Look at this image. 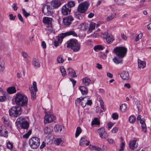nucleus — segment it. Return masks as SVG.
<instances>
[{
	"label": "nucleus",
	"instance_id": "f257e3e1",
	"mask_svg": "<svg viewBox=\"0 0 151 151\" xmlns=\"http://www.w3.org/2000/svg\"><path fill=\"white\" fill-rule=\"evenodd\" d=\"M28 101V98L24 94L20 93L16 94L15 101L16 104L22 107L25 106L27 105Z\"/></svg>",
	"mask_w": 151,
	"mask_h": 151
},
{
	"label": "nucleus",
	"instance_id": "f03ea898",
	"mask_svg": "<svg viewBox=\"0 0 151 151\" xmlns=\"http://www.w3.org/2000/svg\"><path fill=\"white\" fill-rule=\"evenodd\" d=\"M66 44V47L71 49L74 52H78L80 49V44L76 39L73 38L70 39L67 41Z\"/></svg>",
	"mask_w": 151,
	"mask_h": 151
},
{
	"label": "nucleus",
	"instance_id": "7ed1b4c3",
	"mask_svg": "<svg viewBox=\"0 0 151 151\" xmlns=\"http://www.w3.org/2000/svg\"><path fill=\"white\" fill-rule=\"evenodd\" d=\"M28 118L22 116L18 118L16 122V125L18 127L20 125L22 128L24 129H27L29 126L28 122Z\"/></svg>",
	"mask_w": 151,
	"mask_h": 151
},
{
	"label": "nucleus",
	"instance_id": "20e7f679",
	"mask_svg": "<svg viewBox=\"0 0 151 151\" xmlns=\"http://www.w3.org/2000/svg\"><path fill=\"white\" fill-rule=\"evenodd\" d=\"M9 115L12 117H17L22 113L21 107L18 106L12 107L9 111Z\"/></svg>",
	"mask_w": 151,
	"mask_h": 151
},
{
	"label": "nucleus",
	"instance_id": "39448f33",
	"mask_svg": "<svg viewBox=\"0 0 151 151\" xmlns=\"http://www.w3.org/2000/svg\"><path fill=\"white\" fill-rule=\"evenodd\" d=\"M40 139L37 137H33L30 138L29 143L31 148L33 149H37L40 145Z\"/></svg>",
	"mask_w": 151,
	"mask_h": 151
},
{
	"label": "nucleus",
	"instance_id": "423d86ee",
	"mask_svg": "<svg viewBox=\"0 0 151 151\" xmlns=\"http://www.w3.org/2000/svg\"><path fill=\"white\" fill-rule=\"evenodd\" d=\"M114 51L117 55L122 58L125 55L127 49L123 47H116L114 49Z\"/></svg>",
	"mask_w": 151,
	"mask_h": 151
},
{
	"label": "nucleus",
	"instance_id": "0eeeda50",
	"mask_svg": "<svg viewBox=\"0 0 151 151\" xmlns=\"http://www.w3.org/2000/svg\"><path fill=\"white\" fill-rule=\"evenodd\" d=\"M42 12L45 15L49 16L52 12V8L51 3H47L44 5L42 8Z\"/></svg>",
	"mask_w": 151,
	"mask_h": 151
},
{
	"label": "nucleus",
	"instance_id": "6e6552de",
	"mask_svg": "<svg viewBox=\"0 0 151 151\" xmlns=\"http://www.w3.org/2000/svg\"><path fill=\"white\" fill-rule=\"evenodd\" d=\"M89 6V4L86 1L82 2L78 5L77 11L79 13H84L87 10Z\"/></svg>",
	"mask_w": 151,
	"mask_h": 151
},
{
	"label": "nucleus",
	"instance_id": "1a4fd4ad",
	"mask_svg": "<svg viewBox=\"0 0 151 151\" xmlns=\"http://www.w3.org/2000/svg\"><path fill=\"white\" fill-rule=\"evenodd\" d=\"M101 36L103 38H105L107 42L109 43L113 41L114 40L113 36L110 34H109L108 32H106L102 33Z\"/></svg>",
	"mask_w": 151,
	"mask_h": 151
},
{
	"label": "nucleus",
	"instance_id": "9d476101",
	"mask_svg": "<svg viewBox=\"0 0 151 151\" xmlns=\"http://www.w3.org/2000/svg\"><path fill=\"white\" fill-rule=\"evenodd\" d=\"M56 119V117L52 114H47L44 117V122L45 124L51 122Z\"/></svg>",
	"mask_w": 151,
	"mask_h": 151
},
{
	"label": "nucleus",
	"instance_id": "9b49d317",
	"mask_svg": "<svg viewBox=\"0 0 151 151\" xmlns=\"http://www.w3.org/2000/svg\"><path fill=\"white\" fill-rule=\"evenodd\" d=\"M89 98L88 97L84 98H79L76 101L75 103H81V105L83 107H85L86 104V101Z\"/></svg>",
	"mask_w": 151,
	"mask_h": 151
},
{
	"label": "nucleus",
	"instance_id": "f8f14e48",
	"mask_svg": "<svg viewBox=\"0 0 151 151\" xmlns=\"http://www.w3.org/2000/svg\"><path fill=\"white\" fill-rule=\"evenodd\" d=\"M71 10V9L65 5L62 8V12L63 15H66L70 14Z\"/></svg>",
	"mask_w": 151,
	"mask_h": 151
},
{
	"label": "nucleus",
	"instance_id": "ddd939ff",
	"mask_svg": "<svg viewBox=\"0 0 151 151\" xmlns=\"http://www.w3.org/2000/svg\"><path fill=\"white\" fill-rule=\"evenodd\" d=\"M73 20V17L71 16H69L63 19V22L64 25H68L70 24Z\"/></svg>",
	"mask_w": 151,
	"mask_h": 151
},
{
	"label": "nucleus",
	"instance_id": "4468645a",
	"mask_svg": "<svg viewBox=\"0 0 151 151\" xmlns=\"http://www.w3.org/2000/svg\"><path fill=\"white\" fill-rule=\"evenodd\" d=\"M120 76L124 80H127L129 78L128 72L126 71H123L122 72Z\"/></svg>",
	"mask_w": 151,
	"mask_h": 151
},
{
	"label": "nucleus",
	"instance_id": "2eb2a0df",
	"mask_svg": "<svg viewBox=\"0 0 151 151\" xmlns=\"http://www.w3.org/2000/svg\"><path fill=\"white\" fill-rule=\"evenodd\" d=\"M53 131V127L50 125L47 126L44 128V132L45 134H50Z\"/></svg>",
	"mask_w": 151,
	"mask_h": 151
},
{
	"label": "nucleus",
	"instance_id": "dca6fc26",
	"mask_svg": "<svg viewBox=\"0 0 151 151\" xmlns=\"http://www.w3.org/2000/svg\"><path fill=\"white\" fill-rule=\"evenodd\" d=\"M7 132L6 130L5 127L0 126V135L4 137H6L8 136Z\"/></svg>",
	"mask_w": 151,
	"mask_h": 151
},
{
	"label": "nucleus",
	"instance_id": "f3484780",
	"mask_svg": "<svg viewBox=\"0 0 151 151\" xmlns=\"http://www.w3.org/2000/svg\"><path fill=\"white\" fill-rule=\"evenodd\" d=\"M2 120L4 123L8 127L11 128V122L9 118L6 117H4L2 118Z\"/></svg>",
	"mask_w": 151,
	"mask_h": 151
},
{
	"label": "nucleus",
	"instance_id": "a211bd4d",
	"mask_svg": "<svg viewBox=\"0 0 151 151\" xmlns=\"http://www.w3.org/2000/svg\"><path fill=\"white\" fill-rule=\"evenodd\" d=\"M61 5V2L58 0H54L51 3L52 9L59 7Z\"/></svg>",
	"mask_w": 151,
	"mask_h": 151
},
{
	"label": "nucleus",
	"instance_id": "6ab92c4d",
	"mask_svg": "<svg viewBox=\"0 0 151 151\" xmlns=\"http://www.w3.org/2000/svg\"><path fill=\"white\" fill-rule=\"evenodd\" d=\"M68 74L69 76L72 77H77L76 72L72 68H69L68 69Z\"/></svg>",
	"mask_w": 151,
	"mask_h": 151
},
{
	"label": "nucleus",
	"instance_id": "aec40b11",
	"mask_svg": "<svg viewBox=\"0 0 151 151\" xmlns=\"http://www.w3.org/2000/svg\"><path fill=\"white\" fill-rule=\"evenodd\" d=\"M136 140H133L129 143V147L132 150H134L137 148V143H136Z\"/></svg>",
	"mask_w": 151,
	"mask_h": 151
},
{
	"label": "nucleus",
	"instance_id": "412c9836",
	"mask_svg": "<svg viewBox=\"0 0 151 151\" xmlns=\"http://www.w3.org/2000/svg\"><path fill=\"white\" fill-rule=\"evenodd\" d=\"M42 21L44 23L48 25H50L52 24V19L51 18L45 17L43 18Z\"/></svg>",
	"mask_w": 151,
	"mask_h": 151
},
{
	"label": "nucleus",
	"instance_id": "4be33fe9",
	"mask_svg": "<svg viewBox=\"0 0 151 151\" xmlns=\"http://www.w3.org/2000/svg\"><path fill=\"white\" fill-rule=\"evenodd\" d=\"M90 143V141L87 140L86 138L82 137L80 141V145L81 146L85 144L86 146H88Z\"/></svg>",
	"mask_w": 151,
	"mask_h": 151
},
{
	"label": "nucleus",
	"instance_id": "5701e85b",
	"mask_svg": "<svg viewBox=\"0 0 151 151\" xmlns=\"http://www.w3.org/2000/svg\"><path fill=\"white\" fill-rule=\"evenodd\" d=\"M138 64L139 68L140 69L144 68L146 65V62L144 61H141L138 60Z\"/></svg>",
	"mask_w": 151,
	"mask_h": 151
},
{
	"label": "nucleus",
	"instance_id": "b1692460",
	"mask_svg": "<svg viewBox=\"0 0 151 151\" xmlns=\"http://www.w3.org/2000/svg\"><path fill=\"white\" fill-rule=\"evenodd\" d=\"M64 128L63 125L56 124L54 127V130L56 132H61Z\"/></svg>",
	"mask_w": 151,
	"mask_h": 151
},
{
	"label": "nucleus",
	"instance_id": "393cba45",
	"mask_svg": "<svg viewBox=\"0 0 151 151\" xmlns=\"http://www.w3.org/2000/svg\"><path fill=\"white\" fill-rule=\"evenodd\" d=\"M99 26V25L98 24H96L95 23H91L90 24L89 27L88 28V32H91L92 31L95 29L96 27H97Z\"/></svg>",
	"mask_w": 151,
	"mask_h": 151
},
{
	"label": "nucleus",
	"instance_id": "a878e982",
	"mask_svg": "<svg viewBox=\"0 0 151 151\" xmlns=\"http://www.w3.org/2000/svg\"><path fill=\"white\" fill-rule=\"evenodd\" d=\"M5 69L4 62L3 59L0 58V72H3Z\"/></svg>",
	"mask_w": 151,
	"mask_h": 151
},
{
	"label": "nucleus",
	"instance_id": "bb28decb",
	"mask_svg": "<svg viewBox=\"0 0 151 151\" xmlns=\"http://www.w3.org/2000/svg\"><path fill=\"white\" fill-rule=\"evenodd\" d=\"M32 65L36 68H39L40 66V63L38 59L34 58L32 60Z\"/></svg>",
	"mask_w": 151,
	"mask_h": 151
},
{
	"label": "nucleus",
	"instance_id": "cd10ccee",
	"mask_svg": "<svg viewBox=\"0 0 151 151\" xmlns=\"http://www.w3.org/2000/svg\"><path fill=\"white\" fill-rule=\"evenodd\" d=\"M79 88L83 95H86L88 93V90L84 86H80L79 87Z\"/></svg>",
	"mask_w": 151,
	"mask_h": 151
},
{
	"label": "nucleus",
	"instance_id": "c85d7f7f",
	"mask_svg": "<svg viewBox=\"0 0 151 151\" xmlns=\"http://www.w3.org/2000/svg\"><path fill=\"white\" fill-rule=\"evenodd\" d=\"M88 27V24L86 23L81 24L79 26V28L82 30L86 31Z\"/></svg>",
	"mask_w": 151,
	"mask_h": 151
},
{
	"label": "nucleus",
	"instance_id": "c756f323",
	"mask_svg": "<svg viewBox=\"0 0 151 151\" xmlns=\"http://www.w3.org/2000/svg\"><path fill=\"white\" fill-rule=\"evenodd\" d=\"M7 92L10 94L15 93L16 90L14 86L9 87L7 90Z\"/></svg>",
	"mask_w": 151,
	"mask_h": 151
},
{
	"label": "nucleus",
	"instance_id": "7c9ffc66",
	"mask_svg": "<svg viewBox=\"0 0 151 151\" xmlns=\"http://www.w3.org/2000/svg\"><path fill=\"white\" fill-rule=\"evenodd\" d=\"M89 148L91 150H97L98 151H102V149L101 148L94 145H90L89 146Z\"/></svg>",
	"mask_w": 151,
	"mask_h": 151
},
{
	"label": "nucleus",
	"instance_id": "2f4dec72",
	"mask_svg": "<svg viewBox=\"0 0 151 151\" xmlns=\"http://www.w3.org/2000/svg\"><path fill=\"white\" fill-rule=\"evenodd\" d=\"M83 83L86 85H88L91 82L90 79L87 77L82 79Z\"/></svg>",
	"mask_w": 151,
	"mask_h": 151
},
{
	"label": "nucleus",
	"instance_id": "473e14b6",
	"mask_svg": "<svg viewBox=\"0 0 151 151\" xmlns=\"http://www.w3.org/2000/svg\"><path fill=\"white\" fill-rule=\"evenodd\" d=\"M65 34L67 36L72 35L73 37H77V34L74 31H70L65 32Z\"/></svg>",
	"mask_w": 151,
	"mask_h": 151
},
{
	"label": "nucleus",
	"instance_id": "72a5a7b5",
	"mask_svg": "<svg viewBox=\"0 0 151 151\" xmlns=\"http://www.w3.org/2000/svg\"><path fill=\"white\" fill-rule=\"evenodd\" d=\"M67 36L65 33H62L59 35L58 37V38L60 40V42H62L63 39Z\"/></svg>",
	"mask_w": 151,
	"mask_h": 151
},
{
	"label": "nucleus",
	"instance_id": "f704fd0d",
	"mask_svg": "<svg viewBox=\"0 0 151 151\" xmlns=\"http://www.w3.org/2000/svg\"><path fill=\"white\" fill-rule=\"evenodd\" d=\"M75 18L78 20H82L83 17V16L80 14L79 12L75 13Z\"/></svg>",
	"mask_w": 151,
	"mask_h": 151
},
{
	"label": "nucleus",
	"instance_id": "c9c22d12",
	"mask_svg": "<svg viewBox=\"0 0 151 151\" xmlns=\"http://www.w3.org/2000/svg\"><path fill=\"white\" fill-rule=\"evenodd\" d=\"M99 101L101 107V111H103L105 110V109L104 108V104L103 100L102 99L101 97L99 98Z\"/></svg>",
	"mask_w": 151,
	"mask_h": 151
},
{
	"label": "nucleus",
	"instance_id": "e433bc0d",
	"mask_svg": "<svg viewBox=\"0 0 151 151\" xmlns=\"http://www.w3.org/2000/svg\"><path fill=\"white\" fill-rule=\"evenodd\" d=\"M66 5L67 7L71 9V8L74 7L75 5V2L73 1H70L68 2Z\"/></svg>",
	"mask_w": 151,
	"mask_h": 151
},
{
	"label": "nucleus",
	"instance_id": "4c0bfd02",
	"mask_svg": "<svg viewBox=\"0 0 151 151\" xmlns=\"http://www.w3.org/2000/svg\"><path fill=\"white\" fill-rule=\"evenodd\" d=\"M60 71L62 73V75L63 77H65L66 75V73L65 68L63 66L60 67Z\"/></svg>",
	"mask_w": 151,
	"mask_h": 151
},
{
	"label": "nucleus",
	"instance_id": "58836bf2",
	"mask_svg": "<svg viewBox=\"0 0 151 151\" xmlns=\"http://www.w3.org/2000/svg\"><path fill=\"white\" fill-rule=\"evenodd\" d=\"M113 60L116 64H119L122 62V59L121 58H117L116 57H115L113 58Z\"/></svg>",
	"mask_w": 151,
	"mask_h": 151
},
{
	"label": "nucleus",
	"instance_id": "ea45409f",
	"mask_svg": "<svg viewBox=\"0 0 151 151\" xmlns=\"http://www.w3.org/2000/svg\"><path fill=\"white\" fill-rule=\"evenodd\" d=\"M30 90L31 93V98L32 100H34L36 98V92L37 91L34 90L31 91V89H30Z\"/></svg>",
	"mask_w": 151,
	"mask_h": 151
},
{
	"label": "nucleus",
	"instance_id": "a19ab883",
	"mask_svg": "<svg viewBox=\"0 0 151 151\" xmlns=\"http://www.w3.org/2000/svg\"><path fill=\"white\" fill-rule=\"evenodd\" d=\"M104 49L102 45H97L93 47L94 50L95 51H97V50H102Z\"/></svg>",
	"mask_w": 151,
	"mask_h": 151
},
{
	"label": "nucleus",
	"instance_id": "79ce46f5",
	"mask_svg": "<svg viewBox=\"0 0 151 151\" xmlns=\"http://www.w3.org/2000/svg\"><path fill=\"white\" fill-rule=\"evenodd\" d=\"M33 86H31L29 87V89L32 90H36L37 91V83L36 82L34 81L32 83Z\"/></svg>",
	"mask_w": 151,
	"mask_h": 151
},
{
	"label": "nucleus",
	"instance_id": "37998d69",
	"mask_svg": "<svg viewBox=\"0 0 151 151\" xmlns=\"http://www.w3.org/2000/svg\"><path fill=\"white\" fill-rule=\"evenodd\" d=\"M115 2L118 5H122L124 4V0H114Z\"/></svg>",
	"mask_w": 151,
	"mask_h": 151
},
{
	"label": "nucleus",
	"instance_id": "c03bdc74",
	"mask_svg": "<svg viewBox=\"0 0 151 151\" xmlns=\"http://www.w3.org/2000/svg\"><path fill=\"white\" fill-rule=\"evenodd\" d=\"M81 132L82 130L81 128L80 127H78L76 129L75 134V137H77Z\"/></svg>",
	"mask_w": 151,
	"mask_h": 151
},
{
	"label": "nucleus",
	"instance_id": "a18cd8bd",
	"mask_svg": "<svg viewBox=\"0 0 151 151\" xmlns=\"http://www.w3.org/2000/svg\"><path fill=\"white\" fill-rule=\"evenodd\" d=\"M126 105L124 104H122L120 106V109L122 112H124L126 110Z\"/></svg>",
	"mask_w": 151,
	"mask_h": 151
},
{
	"label": "nucleus",
	"instance_id": "49530a36",
	"mask_svg": "<svg viewBox=\"0 0 151 151\" xmlns=\"http://www.w3.org/2000/svg\"><path fill=\"white\" fill-rule=\"evenodd\" d=\"M100 122L98 120V118H95L93 121L92 122L91 125H92L94 124L99 125Z\"/></svg>",
	"mask_w": 151,
	"mask_h": 151
},
{
	"label": "nucleus",
	"instance_id": "de8ad7c7",
	"mask_svg": "<svg viewBox=\"0 0 151 151\" xmlns=\"http://www.w3.org/2000/svg\"><path fill=\"white\" fill-rule=\"evenodd\" d=\"M105 132V129L103 127L101 128L98 130V132L100 136L101 135H102V134Z\"/></svg>",
	"mask_w": 151,
	"mask_h": 151
},
{
	"label": "nucleus",
	"instance_id": "09e8293b",
	"mask_svg": "<svg viewBox=\"0 0 151 151\" xmlns=\"http://www.w3.org/2000/svg\"><path fill=\"white\" fill-rule=\"evenodd\" d=\"M45 29L48 31L49 32H52L53 31V29L52 24L49 25L48 26H47Z\"/></svg>",
	"mask_w": 151,
	"mask_h": 151
},
{
	"label": "nucleus",
	"instance_id": "8fccbe9b",
	"mask_svg": "<svg viewBox=\"0 0 151 151\" xmlns=\"http://www.w3.org/2000/svg\"><path fill=\"white\" fill-rule=\"evenodd\" d=\"M129 119L130 123H133L135 122L136 117L132 115L129 117Z\"/></svg>",
	"mask_w": 151,
	"mask_h": 151
},
{
	"label": "nucleus",
	"instance_id": "3c124183",
	"mask_svg": "<svg viewBox=\"0 0 151 151\" xmlns=\"http://www.w3.org/2000/svg\"><path fill=\"white\" fill-rule=\"evenodd\" d=\"M22 13L25 17H27L30 15V14L27 12L24 9L22 8Z\"/></svg>",
	"mask_w": 151,
	"mask_h": 151
},
{
	"label": "nucleus",
	"instance_id": "603ef678",
	"mask_svg": "<svg viewBox=\"0 0 151 151\" xmlns=\"http://www.w3.org/2000/svg\"><path fill=\"white\" fill-rule=\"evenodd\" d=\"M32 132V131L31 130H29L28 132L26 133L25 134H24L23 137V138H27L30 135V134H31Z\"/></svg>",
	"mask_w": 151,
	"mask_h": 151
},
{
	"label": "nucleus",
	"instance_id": "864d4df0",
	"mask_svg": "<svg viewBox=\"0 0 151 151\" xmlns=\"http://www.w3.org/2000/svg\"><path fill=\"white\" fill-rule=\"evenodd\" d=\"M55 142L56 145H59L60 144H62L63 143L62 139L60 138L56 139L55 141Z\"/></svg>",
	"mask_w": 151,
	"mask_h": 151
},
{
	"label": "nucleus",
	"instance_id": "5fc2aeb1",
	"mask_svg": "<svg viewBox=\"0 0 151 151\" xmlns=\"http://www.w3.org/2000/svg\"><path fill=\"white\" fill-rule=\"evenodd\" d=\"M57 60L59 63H62L64 62V60L63 59L60 55L58 57Z\"/></svg>",
	"mask_w": 151,
	"mask_h": 151
},
{
	"label": "nucleus",
	"instance_id": "6e6d98bb",
	"mask_svg": "<svg viewBox=\"0 0 151 151\" xmlns=\"http://www.w3.org/2000/svg\"><path fill=\"white\" fill-rule=\"evenodd\" d=\"M108 135L107 133L105 131L104 133L101 135L100 136V137L102 139H105L106 138L108 137Z\"/></svg>",
	"mask_w": 151,
	"mask_h": 151
},
{
	"label": "nucleus",
	"instance_id": "4d7b16f0",
	"mask_svg": "<svg viewBox=\"0 0 151 151\" xmlns=\"http://www.w3.org/2000/svg\"><path fill=\"white\" fill-rule=\"evenodd\" d=\"M100 57L103 60H105L106 58L107 55L102 53L100 52L99 53Z\"/></svg>",
	"mask_w": 151,
	"mask_h": 151
},
{
	"label": "nucleus",
	"instance_id": "13d9d810",
	"mask_svg": "<svg viewBox=\"0 0 151 151\" xmlns=\"http://www.w3.org/2000/svg\"><path fill=\"white\" fill-rule=\"evenodd\" d=\"M141 127L142 131L144 132H147V127L145 123L141 124Z\"/></svg>",
	"mask_w": 151,
	"mask_h": 151
},
{
	"label": "nucleus",
	"instance_id": "bf43d9fd",
	"mask_svg": "<svg viewBox=\"0 0 151 151\" xmlns=\"http://www.w3.org/2000/svg\"><path fill=\"white\" fill-rule=\"evenodd\" d=\"M125 147V144L123 142H122L120 145V148L119 151H123L124 150V147Z\"/></svg>",
	"mask_w": 151,
	"mask_h": 151
},
{
	"label": "nucleus",
	"instance_id": "052dcab7",
	"mask_svg": "<svg viewBox=\"0 0 151 151\" xmlns=\"http://www.w3.org/2000/svg\"><path fill=\"white\" fill-rule=\"evenodd\" d=\"M62 42H60L58 38L57 40H55L54 42V45L55 47L58 46Z\"/></svg>",
	"mask_w": 151,
	"mask_h": 151
},
{
	"label": "nucleus",
	"instance_id": "680f3d73",
	"mask_svg": "<svg viewBox=\"0 0 151 151\" xmlns=\"http://www.w3.org/2000/svg\"><path fill=\"white\" fill-rule=\"evenodd\" d=\"M143 34L142 33H140L136 37L135 39V41H137L139 40L141 38Z\"/></svg>",
	"mask_w": 151,
	"mask_h": 151
},
{
	"label": "nucleus",
	"instance_id": "e2e57ef3",
	"mask_svg": "<svg viewBox=\"0 0 151 151\" xmlns=\"http://www.w3.org/2000/svg\"><path fill=\"white\" fill-rule=\"evenodd\" d=\"M91 36L93 38H97L100 36V35L98 33L95 32L93 34L91 35Z\"/></svg>",
	"mask_w": 151,
	"mask_h": 151
},
{
	"label": "nucleus",
	"instance_id": "0e129e2a",
	"mask_svg": "<svg viewBox=\"0 0 151 151\" xmlns=\"http://www.w3.org/2000/svg\"><path fill=\"white\" fill-rule=\"evenodd\" d=\"M114 14H111L109 16H108L106 18V20L107 21H109L112 20L114 17Z\"/></svg>",
	"mask_w": 151,
	"mask_h": 151
},
{
	"label": "nucleus",
	"instance_id": "69168bd1",
	"mask_svg": "<svg viewBox=\"0 0 151 151\" xmlns=\"http://www.w3.org/2000/svg\"><path fill=\"white\" fill-rule=\"evenodd\" d=\"M7 147L8 149H11L13 148V145L11 143L9 142L7 143Z\"/></svg>",
	"mask_w": 151,
	"mask_h": 151
},
{
	"label": "nucleus",
	"instance_id": "338daca9",
	"mask_svg": "<svg viewBox=\"0 0 151 151\" xmlns=\"http://www.w3.org/2000/svg\"><path fill=\"white\" fill-rule=\"evenodd\" d=\"M113 125V124L111 122H109L107 124V128L108 130H109Z\"/></svg>",
	"mask_w": 151,
	"mask_h": 151
},
{
	"label": "nucleus",
	"instance_id": "774afa93",
	"mask_svg": "<svg viewBox=\"0 0 151 151\" xmlns=\"http://www.w3.org/2000/svg\"><path fill=\"white\" fill-rule=\"evenodd\" d=\"M17 17L19 19L22 23L24 22V21L23 19L22 16L19 14H18Z\"/></svg>",
	"mask_w": 151,
	"mask_h": 151
}]
</instances>
